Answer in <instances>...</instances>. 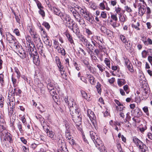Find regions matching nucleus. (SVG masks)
I'll use <instances>...</instances> for the list:
<instances>
[{
  "instance_id": "nucleus-6",
  "label": "nucleus",
  "mask_w": 152,
  "mask_h": 152,
  "mask_svg": "<svg viewBox=\"0 0 152 152\" xmlns=\"http://www.w3.org/2000/svg\"><path fill=\"white\" fill-rule=\"evenodd\" d=\"M72 119L74 122L76 123L79 122H81L82 117L81 114L79 112L75 113L71 115Z\"/></svg>"
},
{
  "instance_id": "nucleus-53",
  "label": "nucleus",
  "mask_w": 152,
  "mask_h": 152,
  "mask_svg": "<svg viewBox=\"0 0 152 152\" xmlns=\"http://www.w3.org/2000/svg\"><path fill=\"white\" fill-rule=\"evenodd\" d=\"M37 48L39 50L40 49H43V44L42 43L40 42L38 43L37 45Z\"/></svg>"
},
{
  "instance_id": "nucleus-50",
  "label": "nucleus",
  "mask_w": 152,
  "mask_h": 152,
  "mask_svg": "<svg viewBox=\"0 0 152 152\" xmlns=\"http://www.w3.org/2000/svg\"><path fill=\"white\" fill-rule=\"evenodd\" d=\"M148 52L145 50H143L142 52V57L143 58H145L147 57Z\"/></svg>"
},
{
  "instance_id": "nucleus-41",
  "label": "nucleus",
  "mask_w": 152,
  "mask_h": 152,
  "mask_svg": "<svg viewBox=\"0 0 152 152\" xmlns=\"http://www.w3.org/2000/svg\"><path fill=\"white\" fill-rule=\"evenodd\" d=\"M44 130L46 132H48L50 131L49 130V127L48 126L45 124L42 126Z\"/></svg>"
},
{
  "instance_id": "nucleus-43",
  "label": "nucleus",
  "mask_w": 152,
  "mask_h": 152,
  "mask_svg": "<svg viewBox=\"0 0 152 152\" xmlns=\"http://www.w3.org/2000/svg\"><path fill=\"white\" fill-rule=\"evenodd\" d=\"M120 38L121 41L124 43H125L127 42L125 36L123 35H121L120 36Z\"/></svg>"
},
{
  "instance_id": "nucleus-54",
  "label": "nucleus",
  "mask_w": 152,
  "mask_h": 152,
  "mask_svg": "<svg viewBox=\"0 0 152 152\" xmlns=\"http://www.w3.org/2000/svg\"><path fill=\"white\" fill-rule=\"evenodd\" d=\"M18 90H17L16 93H15V95L20 96L22 93V91L19 88H18Z\"/></svg>"
},
{
  "instance_id": "nucleus-28",
  "label": "nucleus",
  "mask_w": 152,
  "mask_h": 152,
  "mask_svg": "<svg viewBox=\"0 0 152 152\" xmlns=\"http://www.w3.org/2000/svg\"><path fill=\"white\" fill-rule=\"evenodd\" d=\"M126 64L127 67L129 70L131 72H134V70L133 69V67L132 64L131 63H128L127 61H126Z\"/></svg>"
},
{
  "instance_id": "nucleus-29",
  "label": "nucleus",
  "mask_w": 152,
  "mask_h": 152,
  "mask_svg": "<svg viewBox=\"0 0 152 152\" xmlns=\"http://www.w3.org/2000/svg\"><path fill=\"white\" fill-rule=\"evenodd\" d=\"M142 145V147L140 145L139 147V148L141 149V152H148V147L145 145Z\"/></svg>"
},
{
  "instance_id": "nucleus-63",
  "label": "nucleus",
  "mask_w": 152,
  "mask_h": 152,
  "mask_svg": "<svg viewBox=\"0 0 152 152\" xmlns=\"http://www.w3.org/2000/svg\"><path fill=\"white\" fill-rule=\"evenodd\" d=\"M38 8L40 10L43 9L44 7L42 5L41 3L39 2H38L36 3Z\"/></svg>"
},
{
  "instance_id": "nucleus-64",
  "label": "nucleus",
  "mask_w": 152,
  "mask_h": 152,
  "mask_svg": "<svg viewBox=\"0 0 152 152\" xmlns=\"http://www.w3.org/2000/svg\"><path fill=\"white\" fill-rule=\"evenodd\" d=\"M31 35L33 36V37L35 40L37 39L38 37V35L35 32L33 34H31Z\"/></svg>"
},
{
  "instance_id": "nucleus-52",
  "label": "nucleus",
  "mask_w": 152,
  "mask_h": 152,
  "mask_svg": "<svg viewBox=\"0 0 152 152\" xmlns=\"http://www.w3.org/2000/svg\"><path fill=\"white\" fill-rule=\"evenodd\" d=\"M121 9L119 6L118 7H115V11L118 15H119V14H121Z\"/></svg>"
},
{
  "instance_id": "nucleus-1",
  "label": "nucleus",
  "mask_w": 152,
  "mask_h": 152,
  "mask_svg": "<svg viewBox=\"0 0 152 152\" xmlns=\"http://www.w3.org/2000/svg\"><path fill=\"white\" fill-rule=\"evenodd\" d=\"M6 39L10 43L11 45L15 48L16 49L18 50L19 48H22V46L17 44V41L15 37L10 33L6 35Z\"/></svg>"
},
{
  "instance_id": "nucleus-35",
  "label": "nucleus",
  "mask_w": 152,
  "mask_h": 152,
  "mask_svg": "<svg viewBox=\"0 0 152 152\" xmlns=\"http://www.w3.org/2000/svg\"><path fill=\"white\" fill-rule=\"evenodd\" d=\"M75 22L74 21H72L70 22H66V26L70 29L73 26V25L75 24Z\"/></svg>"
},
{
  "instance_id": "nucleus-18",
  "label": "nucleus",
  "mask_w": 152,
  "mask_h": 152,
  "mask_svg": "<svg viewBox=\"0 0 152 152\" xmlns=\"http://www.w3.org/2000/svg\"><path fill=\"white\" fill-rule=\"evenodd\" d=\"M100 30L102 33L108 35H110V32H111L110 30L107 29L106 27L103 26H102L101 27Z\"/></svg>"
},
{
  "instance_id": "nucleus-57",
  "label": "nucleus",
  "mask_w": 152,
  "mask_h": 152,
  "mask_svg": "<svg viewBox=\"0 0 152 152\" xmlns=\"http://www.w3.org/2000/svg\"><path fill=\"white\" fill-rule=\"evenodd\" d=\"M74 65L75 66V69L76 70L78 71H79L80 70V65H78V64L77 63V62H75L74 64Z\"/></svg>"
},
{
  "instance_id": "nucleus-11",
  "label": "nucleus",
  "mask_w": 152,
  "mask_h": 152,
  "mask_svg": "<svg viewBox=\"0 0 152 152\" xmlns=\"http://www.w3.org/2000/svg\"><path fill=\"white\" fill-rule=\"evenodd\" d=\"M86 76L88 79L89 82L92 85H94L95 84L96 82L94 80V78L93 75L90 74H87Z\"/></svg>"
},
{
  "instance_id": "nucleus-17",
  "label": "nucleus",
  "mask_w": 152,
  "mask_h": 152,
  "mask_svg": "<svg viewBox=\"0 0 152 152\" xmlns=\"http://www.w3.org/2000/svg\"><path fill=\"white\" fill-rule=\"evenodd\" d=\"M53 9L54 14L60 16L61 18L64 14L61 12L60 10L56 7H53Z\"/></svg>"
},
{
  "instance_id": "nucleus-21",
  "label": "nucleus",
  "mask_w": 152,
  "mask_h": 152,
  "mask_svg": "<svg viewBox=\"0 0 152 152\" xmlns=\"http://www.w3.org/2000/svg\"><path fill=\"white\" fill-rule=\"evenodd\" d=\"M134 23H133L132 25V26L133 28H134L136 30H140V28H139L140 26V24L138 22H136V20H134Z\"/></svg>"
},
{
  "instance_id": "nucleus-4",
  "label": "nucleus",
  "mask_w": 152,
  "mask_h": 152,
  "mask_svg": "<svg viewBox=\"0 0 152 152\" xmlns=\"http://www.w3.org/2000/svg\"><path fill=\"white\" fill-rule=\"evenodd\" d=\"M90 135L91 138L95 144L96 146L97 147L98 146H102V142L100 140L99 137L98 136L96 133L92 131L90 132Z\"/></svg>"
},
{
  "instance_id": "nucleus-14",
  "label": "nucleus",
  "mask_w": 152,
  "mask_h": 152,
  "mask_svg": "<svg viewBox=\"0 0 152 152\" xmlns=\"http://www.w3.org/2000/svg\"><path fill=\"white\" fill-rule=\"evenodd\" d=\"M84 18L91 23H94V17L90 13H88L87 16H84Z\"/></svg>"
},
{
  "instance_id": "nucleus-12",
  "label": "nucleus",
  "mask_w": 152,
  "mask_h": 152,
  "mask_svg": "<svg viewBox=\"0 0 152 152\" xmlns=\"http://www.w3.org/2000/svg\"><path fill=\"white\" fill-rule=\"evenodd\" d=\"M61 19L64 22L65 21H66V22L71 23V22L74 21L73 20L71 19L69 15L65 14L63 15Z\"/></svg>"
},
{
  "instance_id": "nucleus-25",
  "label": "nucleus",
  "mask_w": 152,
  "mask_h": 152,
  "mask_svg": "<svg viewBox=\"0 0 152 152\" xmlns=\"http://www.w3.org/2000/svg\"><path fill=\"white\" fill-rule=\"evenodd\" d=\"M117 82L118 85L120 86L124 85L126 83V81L124 79H118V80Z\"/></svg>"
},
{
  "instance_id": "nucleus-19",
  "label": "nucleus",
  "mask_w": 152,
  "mask_h": 152,
  "mask_svg": "<svg viewBox=\"0 0 152 152\" xmlns=\"http://www.w3.org/2000/svg\"><path fill=\"white\" fill-rule=\"evenodd\" d=\"M133 142L137 146H139L140 145H143L142 142L136 137H133Z\"/></svg>"
},
{
  "instance_id": "nucleus-47",
  "label": "nucleus",
  "mask_w": 152,
  "mask_h": 152,
  "mask_svg": "<svg viewBox=\"0 0 152 152\" xmlns=\"http://www.w3.org/2000/svg\"><path fill=\"white\" fill-rule=\"evenodd\" d=\"M78 37L80 39V40L82 41L83 43L87 39L83 35L80 36L78 35Z\"/></svg>"
},
{
  "instance_id": "nucleus-36",
  "label": "nucleus",
  "mask_w": 152,
  "mask_h": 152,
  "mask_svg": "<svg viewBox=\"0 0 152 152\" xmlns=\"http://www.w3.org/2000/svg\"><path fill=\"white\" fill-rule=\"evenodd\" d=\"M100 149V150L101 152H107L106 148L104 146L103 144L102 146H98V147Z\"/></svg>"
},
{
  "instance_id": "nucleus-23",
  "label": "nucleus",
  "mask_w": 152,
  "mask_h": 152,
  "mask_svg": "<svg viewBox=\"0 0 152 152\" xmlns=\"http://www.w3.org/2000/svg\"><path fill=\"white\" fill-rule=\"evenodd\" d=\"M116 110L121 113L124 111L125 107H124L123 105H118L116 107Z\"/></svg>"
},
{
  "instance_id": "nucleus-56",
  "label": "nucleus",
  "mask_w": 152,
  "mask_h": 152,
  "mask_svg": "<svg viewBox=\"0 0 152 152\" xmlns=\"http://www.w3.org/2000/svg\"><path fill=\"white\" fill-rule=\"evenodd\" d=\"M50 94L52 96H54L55 95L56 93V90L55 88L49 91Z\"/></svg>"
},
{
  "instance_id": "nucleus-27",
  "label": "nucleus",
  "mask_w": 152,
  "mask_h": 152,
  "mask_svg": "<svg viewBox=\"0 0 152 152\" xmlns=\"http://www.w3.org/2000/svg\"><path fill=\"white\" fill-rule=\"evenodd\" d=\"M64 101L66 104H74L75 102L74 101V100L72 98L70 99L69 100L67 98H65L64 99Z\"/></svg>"
},
{
  "instance_id": "nucleus-13",
  "label": "nucleus",
  "mask_w": 152,
  "mask_h": 152,
  "mask_svg": "<svg viewBox=\"0 0 152 152\" xmlns=\"http://www.w3.org/2000/svg\"><path fill=\"white\" fill-rule=\"evenodd\" d=\"M78 107L77 105H72L69 107V110L71 115L78 112Z\"/></svg>"
},
{
  "instance_id": "nucleus-58",
  "label": "nucleus",
  "mask_w": 152,
  "mask_h": 152,
  "mask_svg": "<svg viewBox=\"0 0 152 152\" xmlns=\"http://www.w3.org/2000/svg\"><path fill=\"white\" fill-rule=\"evenodd\" d=\"M18 127L21 133L22 132L23 130L22 128V124L21 123H19L18 124Z\"/></svg>"
},
{
  "instance_id": "nucleus-40",
  "label": "nucleus",
  "mask_w": 152,
  "mask_h": 152,
  "mask_svg": "<svg viewBox=\"0 0 152 152\" xmlns=\"http://www.w3.org/2000/svg\"><path fill=\"white\" fill-rule=\"evenodd\" d=\"M89 4L90 5L91 8L93 9V10H94L96 9L97 6L96 5V4L95 3L92 2H89Z\"/></svg>"
},
{
  "instance_id": "nucleus-9",
  "label": "nucleus",
  "mask_w": 152,
  "mask_h": 152,
  "mask_svg": "<svg viewBox=\"0 0 152 152\" xmlns=\"http://www.w3.org/2000/svg\"><path fill=\"white\" fill-rule=\"evenodd\" d=\"M76 35L78 36L80 33V30L77 24L75 23L70 29Z\"/></svg>"
},
{
  "instance_id": "nucleus-26",
  "label": "nucleus",
  "mask_w": 152,
  "mask_h": 152,
  "mask_svg": "<svg viewBox=\"0 0 152 152\" xmlns=\"http://www.w3.org/2000/svg\"><path fill=\"white\" fill-rule=\"evenodd\" d=\"M86 47L89 49V51H88V53H90V52H93L92 50H94V46L91 44V43L89 42L88 43Z\"/></svg>"
},
{
  "instance_id": "nucleus-32",
  "label": "nucleus",
  "mask_w": 152,
  "mask_h": 152,
  "mask_svg": "<svg viewBox=\"0 0 152 152\" xmlns=\"http://www.w3.org/2000/svg\"><path fill=\"white\" fill-rule=\"evenodd\" d=\"M125 44V47L127 50H130L132 47V44L130 43H129L128 41L124 43Z\"/></svg>"
},
{
  "instance_id": "nucleus-20",
  "label": "nucleus",
  "mask_w": 152,
  "mask_h": 152,
  "mask_svg": "<svg viewBox=\"0 0 152 152\" xmlns=\"http://www.w3.org/2000/svg\"><path fill=\"white\" fill-rule=\"evenodd\" d=\"M138 13L141 16H142L146 11V9L145 6H143L142 7H140L138 8Z\"/></svg>"
},
{
  "instance_id": "nucleus-8",
  "label": "nucleus",
  "mask_w": 152,
  "mask_h": 152,
  "mask_svg": "<svg viewBox=\"0 0 152 152\" xmlns=\"http://www.w3.org/2000/svg\"><path fill=\"white\" fill-rule=\"evenodd\" d=\"M99 8L102 10H103L106 9L107 11L110 10V8L108 7L107 4L104 0L100 3L99 5Z\"/></svg>"
},
{
  "instance_id": "nucleus-5",
  "label": "nucleus",
  "mask_w": 152,
  "mask_h": 152,
  "mask_svg": "<svg viewBox=\"0 0 152 152\" xmlns=\"http://www.w3.org/2000/svg\"><path fill=\"white\" fill-rule=\"evenodd\" d=\"M87 115L91 121L95 129L97 128V123L95 120L96 117L94 113L91 110L88 109L87 111Z\"/></svg>"
},
{
  "instance_id": "nucleus-37",
  "label": "nucleus",
  "mask_w": 152,
  "mask_h": 152,
  "mask_svg": "<svg viewBox=\"0 0 152 152\" xmlns=\"http://www.w3.org/2000/svg\"><path fill=\"white\" fill-rule=\"evenodd\" d=\"M47 88L49 91L54 88V87L53 84L50 83L47 84Z\"/></svg>"
},
{
  "instance_id": "nucleus-55",
  "label": "nucleus",
  "mask_w": 152,
  "mask_h": 152,
  "mask_svg": "<svg viewBox=\"0 0 152 152\" xmlns=\"http://www.w3.org/2000/svg\"><path fill=\"white\" fill-rule=\"evenodd\" d=\"M37 106V108L40 110V111L43 112L45 111L44 109V107L43 105H36Z\"/></svg>"
},
{
  "instance_id": "nucleus-51",
  "label": "nucleus",
  "mask_w": 152,
  "mask_h": 152,
  "mask_svg": "<svg viewBox=\"0 0 152 152\" xmlns=\"http://www.w3.org/2000/svg\"><path fill=\"white\" fill-rule=\"evenodd\" d=\"M42 25L44 26L48 30L50 27V26L49 24L47 22H44L42 23Z\"/></svg>"
},
{
  "instance_id": "nucleus-31",
  "label": "nucleus",
  "mask_w": 152,
  "mask_h": 152,
  "mask_svg": "<svg viewBox=\"0 0 152 152\" xmlns=\"http://www.w3.org/2000/svg\"><path fill=\"white\" fill-rule=\"evenodd\" d=\"M44 42L45 44L47 45L50 47L51 45V43L50 41L47 37H44Z\"/></svg>"
},
{
  "instance_id": "nucleus-22",
  "label": "nucleus",
  "mask_w": 152,
  "mask_h": 152,
  "mask_svg": "<svg viewBox=\"0 0 152 152\" xmlns=\"http://www.w3.org/2000/svg\"><path fill=\"white\" fill-rule=\"evenodd\" d=\"M33 56H34L33 58L34 63L37 65L39 64L40 62L39 56L37 54Z\"/></svg>"
},
{
  "instance_id": "nucleus-2",
  "label": "nucleus",
  "mask_w": 152,
  "mask_h": 152,
  "mask_svg": "<svg viewBox=\"0 0 152 152\" xmlns=\"http://www.w3.org/2000/svg\"><path fill=\"white\" fill-rule=\"evenodd\" d=\"M0 136L2 139H3V141L7 142H8L10 143L12 141L11 134L5 129H3L2 130L0 129Z\"/></svg>"
},
{
  "instance_id": "nucleus-44",
  "label": "nucleus",
  "mask_w": 152,
  "mask_h": 152,
  "mask_svg": "<svg viewBox=\"0 0 152 152\" xmlns=\"http://www.w3.org/2000/svg\"><path fill=\"white\" fill-rule=\"evenodd\" d=\"M119 17L120 20L121 22H124L125 21V19L124 16L122 14H119Z\"/></svg>"
},
{
  "instance_id": "nucleus-61",
  "label": "nucleus",
  "mask_w": 152,
  "mask_h": 152,
  "mask_svg": "<svg viewBox=\"0 0 152 152\" xmlns=\"http://www.w3.org/2000/svg\"><path fill=\"white\" fill-rule=\"evenodd\" d=\"M4 99L2 95H0V104H4Z\"/></svg>"
},
{
  "instance_id": "nucleus-45",
  "label": "nucleus",
  "mask_w": 152,
  "mask_h": 152,
  "mask_svg": "<svg viewBox=\"0 0 152 152\" xmlns=\"http://www.w3.org/2000/svg\"><path fill=\"white\" fill-rule=\"evenodd\" d=\"M78 9H80V13L82 15H83L87 11L86 10V8L82 9L80 7H77Z\"/></svg>"
},
{
  "instance_id": "nucleus-46",
  "label": "nucleus",
  "mask_w": 152,
  "mask_h": 152,
  "mask_svg": "<svg viewBox=\"0 0 152 152\" xmlns=\"http://www.w3.org/2000/svg\"><path fill=\"white\" fill-rule=\"evenodd\" d=\"M14 70L15 72L17 74V77L18 78H19L20 76V74L19 72V70L17 68L15 67L14 68Z\"/></svg>"
},
{
  "instance_id": "nucleus-7",
  "label": "nucleus",
  "mask_w": 152,
  "mask_h": 152,
  "mask_svg": "<svg viewBox=\"0 0 152 152\" xmlns=\"http://www.w3.org/2000/svg\"><path fill=\"white\" fill-rule=\"evenodd\" d=\"M59 148L57 152H69L64 142H61V143H59Z\"/></svg>"
},
{
  "instance_id": "nucleus-39",
  "label": "nucleus",
  "mask_w": 152,
  "mask_h": 152,
  "mask_svg": "<svg viewBox=\"0 0 152 152\" xmlns=\"http://www.w3.org/2000/svg\"><path fill=\"white\" fill-rule=\"evenodd\" d=\"M104 62L106 65L109 68H110V61L107 58H105Z\"/></svg>"
},
{
  "instance_id": "nucleus-49",
  "label": "nucleus",
  "mask_w": 152,
  "mask_h": 152,
  "mask_svg": "<svg viewBox=\"0 0 152 152\" xmlns=\"http://www.w3.org/2000/svg\"><path fill=\"white\" fill-rule=\"evenodd\" d=\"M19 50V52L20 53V54L21 55L20 56L21 58L23 59H24L26 57V54L25 53V52L24 50H23V52L22 53L21 52H20V50Z\"/></svg>"
},
{
  "instance_id": "nucleus-59",
  "label": "nucleus",
  "mask_w": 152,
  "mask_h": 152,
  "mask_svg": "<svg viewBox=\"0 0 152 152\" xmlns=\"http://www.w3.org/2000/svg\"><path fill=\"white\" fill-rule=\"evenodd\" d=\"M43 9H40L39 11V14L41 15L42 17H44L45 16V12Z\"/></svg>"
},
{
  "instance_id": "nucleus-33",
  "label": "nucleus",
  "mask_w": 152,
  "mask_h": 152,
  "mask_svg": "<svg viewBox=\"0 0 152 152\" xmlns=\"http://www.w3.org/2000/svg\"><path fill=\"white\" fill-rule=\"evenodd\" d=\"M81 92L82 97L86 99L87 100H89V99L88 98V96L87 94L83 91H81Z\"/></svg>"
},
{
  "instance_id": "nucleus-60",
  "label": "nucleus",
  "mask_w": 152,
  "mask_h": 152,
  "mask_svg": "<svg viewBox=\"0 0 152 152\" xmlns=\"http://www.w3.org/2000/svg\"><path fill=\"white\" fill-rule=\"evenodd\" d=\"M76 124V126L77 128L80 131H81L82 130L81 126V122H79L78 124Z\"/></svg>"
},
{
  "instance_id": "nucleus-42",
  "label": "nucleus",
  "mask_w": 152,
  "mask_h": 152,
  "mask_svg": "<svg viewBox=\"0 0 152 152\" xmlns=\"http://www.w3.org/2000/svg\"><path fill=\"white\" fill-rule=\"evenodd\" d=\"M65 64L67 66H69V61L70 60H72V59L69 56L68 58H65Z\"/></svg>"
},
{
  "instance_id": "nucleus-48",
  "label": "nucleus",
  "mask_w": 152,
  "mask_h": 152,
  "mask_svg": "<svg viewBox=\"0 0 152 152\" xmlns=\"http://www.w3.org/2000/svg\"><path fill=\"white\" fill-rule=\"evenodd\" d=\"M4 75L3 74H0V83L2 85H3L4 81Z\"/></svg>"
},
{
  "instance_id": "nucleus-30",
  "label": "nucleus",
  "mask_w": 152,
  "mask_h": 152,
  "mask_svg": "<svg viewBox=\"0 0 152 152\" xmlns=\"http://www.w3.org/2000/svg\"><path fill=\"white\" fill-rule=\"evenodd\" d=\"M15 105H8V111L10 113L12 114L13 113L14 108L15 107Z\"/></svg>"
},
{
  "instance_id": "nucleus-16",
  "label": "nucleus",
  "mask_w": 152,
  "mask_h": 152,
  "mask_svg": "<svg viewBox=\"0 0 152 152\" xmlns=\"http://www.w3.org/2000/svg\"><path fill=\"white\" fill-rule=\"evenodd\" d=\"M29 46L30 47L29 49H28V52L29 55L31 56V57H32L33 56H35L36 54H37V53L36 51V50L35 49L34 50L33 48L30 46V44H29Z\"/></svg>"
},
{
  "instance_id": "nucleus-62",
  "label": "nucleus",
  "mask_w": 152,
  "mask_h": 152,
  "mask_svg": "<svg viewBox=\"0 0 152 152\" xmlns=\"http://www.w3.org/2000/svg\"><path fill=\"white\" fill-rule=\"evenodd\" d=\"M101 17L103 18H106L107 17V15L106 13L104 11L101 12Z\"/></svg>"
},
{
  "instance_id": "nucleus-24",
  "label": "nucleus",
  "mask_w": 152,
  "mask_h": 152,
  "mask_svg": "<svg viewBox=\"0 0 152 152\" xmlns=\"http://www.w3.org/2000/svg\"><path fill=\"white\" fill-rule=\"evenodd\" d=\"M65 35L67 37L68 41L70 42L71 44H73L74 45V41L72 36L69 33H66Z\"/></svg>"
},
{
  "instance_id": "nucleus-15",
  "label": "nucleus",
  "mask_w": 152,
  "mask_h": 152,
  "mask_svg": "<svg viewBox=\"0 0 152 152\" xmlns=\"http://www.w3.org/2000/svg\"><path fill=\"white\" fill-rule=\"evenodd\" d=\"M13 88L10 86L9 88V90H8V97H9V99H10V98H11L12 96H13V98L14 99V96L15 95V92H13Z\"/></svg>"
},
{
  "instance_id": "nucleus-38",
  "label": "nucleus",
  "mask_w": 152,
  "mask_h": 152,
  "mask_svg": "<svg viewBox=\"0 0 152 152\" xmlns=\"http://www.w3.org/2000/svg\"><path fill=\"white\" fill-rule=\"evenodd\" d=\"M101 85L100 84L99 82H98L97 85L96 86V88L97 89L98 92L99 94L101 92Z\"/></svg>"
},
{
  "instance_id": "nucleus-34",
  "label": "nucleus",
  "mask_w": 152,
  "mask_h": 152,
  "mask_svg": "<svg viewBox=\"0 0 152 152\" xmlns=\"http://www.w3.org/2000/svg\"><path fill=\"white\" fill-rule=\"evenodd\" d=\"M47 135L50 137L52 139H54V133L52 131H49L48 132H47Z\"/></svg>"
},
{
  "instance_id": "nucleus-3",
  "label": "nucleus",
  "mask_w": 152,
  "mask_h": 152,
  "mask_svg": "<svg viewBox=\"0 0 152 152\" xmlns=\"http://www.w3.org/2000/svg\"><path fill=\"white\" fill-rule=\"evenodd\" d=\"M70 11L72 12V14L76 21L78 22L80 25L83 26L85 25V21L82 18L81 16L79 13L74 8H70Z\"/></svg>"
},
{
  "instance_id": "nucleus-10",
  "label": "nucleus",
  "mask_w": 152,
  "mask_h": 152,
  "mask_svg": "<svg viewBox=\"0 0 152 152\" xmlns=\"http://www.w3.org/2000/svg\"><path fill=\"white\" fill-rule=\"evenodd\" d=\"M47 146L45 145L39 144L37 148L38 152H45L47 150Z\"/></svg>"
}]
</instances>
